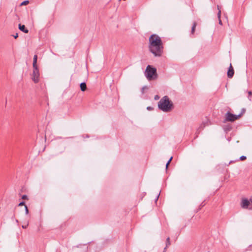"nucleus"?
Segmentation results:
<instances>
[{
  "label": "nucleus",
  "mask_w": 252,
  "mask_h": 252,
  "mask_svg": "<svg viewBox=\"0 0 252 252\" xmlns=\"http://www.w3.org/2000/svg\"><path fill=\"white\" fill-rule=\"evenodd\" d=\"M149 40V51L155 57L161 56L163 47L160 37L156 34H152L150 36Z\"/></svg>",
  "instance_id": "obj_1"
},
{
  "label": "nucleus",
  "mask_w": 252,
  "mask_h": 252,
  "mask_svg": "<svg viewBox=\"0 0 252 252\" xmlns=\"http://www.w3.org/2000/svg\"><path fill=\"white\" fill-rule=\"evenodd\" d=\"M158 108L164 112H170L173 108V104L169 97L165 95L158 102Z\"/></svg>",
  "instance_id": "obj_2"
},
{
  "label": "nucleus",
  "mask_w": 252,
  "mask_h": 252,
  "mask_svg": "<svg viewBox=\"0 0 252 252\" xmlns=\"http://www.w3.org/2000/svg\"><path fill=\"white\" fill-rule=\"evenodd\" d=\"M144 75L149 81L155 80L158 77L157 69L148 65L145 69Z\"/></svg>",
  "instance_id": "obj_3"
},
{
  "label": "nucleus",
  "mask_w": 252,
  "mask_h": 252,
  "mask_svg": "<svg viewBox=\"0 0 252 252\" xmlns=\"http://www.w3.org/2000/svg\"><path fill=\"white\" fill-rule=\"evenodd\" d=\"M241 116V114H239L238 115H234L230 112H227L225 114V121H230V122H233L235 120L238 119L239 117H240Z\"/></svg>",
  "instance_id": "obj_4"
},
{
  "label": "nucleus",
  "mask_w": 252,
  "mask_h": 252,
  "mask_svg": "<svg viewBox=\"0 0 252 252\" xmlns=\"http://www.w3.org/2000/svg\"><path fill=\"white\" fill-rule=\"evenodd\" d=\"M33 72L32 79L34 83H37L39 81V71L38 67H33Z\"/></svg>",
  "instance_id": "obj_5"
},
{
  "label": "nucleus",
  "mask_w": 252,
  "mask_h": 252,
  "mask_svg": "<svg viewBox=\"0 0 252 252\" xmlns=\"http://www.w3.org/2000/svg\"><path fill=\"white\" fill-rule=\"evenodd\" d=\"M251 201L247 198H242L241 202V207L243 209H248Z\"/></svg>",
  "instance_id": "obj_6"
},
{
  "label": "nucleus",
  "mask_w": 252,
  "mask_h": 252,
  "mask_svg": "<svg viewBox=\"0 0 252 252\" xmlns=\"http://www.w3.org/2000/svg\"><path fill=\"white\" fill-rule=\"evenodd\" d=\"M234 74V70L232 68L231 64H230L229 68L227 71V76L229 78H231L233 76Z\"/></svg>",
  "instance_id": "obj_7"
},
{
  "label": "nucleus",
  "mask_w": 252,
  "mask_h": 252,
  "mask_svg": "<svg viewBox=\"0 0 252 252\" xmlns=\"http://www.w3.org/2000/svg\"><path fill=\"white\" fill-rule=\"evenodd\" d=\"M19 29L20 31L23 32L24 33H27L29 32V30L26 29L25 25L21 24H19Z\"/></svg>",
  "instance_id": "obj_8"
},
{
  "label": "nucleus",
  "mask_w": 252,
  "mask_h": 252,
  "mask_svg": "<svg viewBox=\"0 0 252 252\" xmlns=\"http://www.w3.org/2000/svg\"><path fill=\"white\" fill-rule=\"evenodd\" d=\"M217 8H218V17L219 20V24L220 25H222V22H221V21L220 20V16H221L220 8V7L219 5H217Z\"/></svg>",
  "instance_id": "obj_9"
},
{
  "label": "nucleus",
  "mask_w": 252,
  "mask_h": 252,
  "mask_svg": "<svg viewBox=\"0 0 252 252\" xmlns=\"http://www.w3.org/2000/svg\"><path fill=\"white\" fill-rule=\"evenodd\" d=\"M37 56L36 55H35L33 57V67H37L36 63H37Z\"/></svg>",
  "instance_id": "obj_10"
},
{
  "label": "nucleus",
  "mask_w": 252,
  "mask_h": 252,
  "mask_svg": "<svg viewBox=\"0 0 252 252\" xmlns=\"http://www.w3.org/2000/svg\"><path fill=\"white\" fill-rule=\"evenodd\" d=\"M80 86L81 90L83 92H84L87 89L86 84L85 82H82L80 84Z\"/></svg>",
  "instance_id": "obj_11"
},
{
  "label": "nucleus",
  "mask_w": 252,
  "mask_h": 252,
  "mask_svg": "<svg viewBox=\"0 0 252 252\" xmlns=\"http://www.w3.org/2000/svg\"><path fill=\"white\" fill-rule=\"evenodd\" d=\"M245 252H252V245H250L248 247H247L245 250Z\"/></svg>",
  "instance_id": "obj_12"
},
{
  "label": "nucleus",
  "mask_w": 252,
  "mask_h": 252,
  "mask_svg": "<svg viewBox=\"0 0 252 252\" xmlns=\"http://www.w3.org/2000/svg\"><path fill=\"white\" fill-rule=\"evenodd\" d=\"M170 245V238L168 237L166 241V246L168 247Z\"/></svg>",
  "instance_id": "obj_13"
},
{
  "label": "nucleus",
  "mask_w": 252,
  "mask_h": 252,
  "mask_svg": "<svg viewBox=\"0 0 252 252\" xmlns=\"http://www.w3.org/2000/svg\"><path fill=\"white\" fill-rule=\"evenodd\" d=\"M195 27H196V23H194L193 25V26L192 27V28H191V33H193V32H194V30H195Z\"/></svg>",
  "instance_id": "obj_14"
},
{
  "label": "nucleus",
  "mask_w": 252,
  "mask_h": 252,
  "mask_svg": "<svg viewBox=\"0 0 252 252\" xmlns=\"http://www.w3.org/2000/svg\"><path fill=\"white\" fill-rule=\"evenodd\" d=\"M248 94H249L248 99H249V100L251 101L252 100L251 96L252 95V92L251 91H249Z\"/></svg>",
  "instance_id": "obj_15"
},
{
  "label": "nucleus",
  "mask_w": 252,
  "mask_h": 252,
  "mask_svg": "<svg viewBox=\"0 0 252 252\" xmlns=\"http://www.w3.org/2000/svg\"><path fill=\"white\" fill-rule=\"evenodd\" d=\"M29 2V1L28 0H24L21 3V5H27Z\"/></svg>",
  "instance_id": "obj_16"
},
{
  "label": "nucleus",
  "mask_w": 252,
  "mask_h": 252,
  "mask_svg": "<svg viewBox=\"0 0 252 252\" xmlns=\"http://www.w3.org/2000/svg\"><path fill=\"white\" fill-rule=\"evenodd\" d=\"M25 213L28 215L29 214V210L27 205H25Z\"/></svg>",
  "instance_id": "obj_17"
},
{
  "label": "nucleus",
  "mask_w": 252,
  "mask_h": 252,
  "mask_svg": "<svg viewBox=\"0 0 252 252\" xmlns=\"http://www.w3.org/2000/svg\"><path fill=\"white\" fill-rule=\"evenodd\" d=\"M246 159V157L245 156H242L240 157V160H243Z\"/></svg>",
  "instance_id": "obj_18"
},
{
  "label": "nucleus",
  "mask_w": 252,
  "mask_h": 252,
  "mask_svg": "<svg viewBox=\"0 0 252 252\" xmlns=\"http://www.w3.org/2000/svg\"><path fill=\"white\" fill-rule=\"evenodd\" d=\"M28 225H29V222L28 221V222H27V224H26V225H23L22 226V227L23 228H24V229H25V228H26L27 227V226H28Z\"/></svg>",
  "instance_id": "obj_19"
},
{
  "label": "nucleus",
  "mask_w": 252,
  "mask_h": 252,
  "mask_svg": "<svg viewBox=\"0 0 252 252\" xmlns=\"http://www.w3.org/2000/svg\"><path fill=\"white\" fill-rule=\"evenodd\" d=\"M147 110L148 111H152L153 110V108L151 106H148L147 107Z\"/></svg>",
  "instance_id": "obj_20"
},
{
  "label": "nucleus",
  "mask_w": 252,
  "mask_h": 252,
  "mask_svg": "<svg viewBox=\"0 0 252 252\" xmlns=\"http://www.w3.org/2000/svg\"><path fill=\"white\" fill-rule=\"evenodd\" d=\"M160 97L158 95H156L154 97V99L155 100H158L159 99Z\"/></svg>",
  "instance_id": "obj_21"
},
{
  "label": "nucleus",
  "mask_w": 252,
  "mask_h": 252,
  "mask_svg": "<svg viewBox=\"0 0 252 252\" xmlns=\"http://www.w3.org/2000/svg\"><path fill=\"white\" fill-rule=\"evenodd\" d=\"M23 205H24V206H25V205H26L25 204V202H24V201L21 202L18 204V206H23Z\"/></svg>",
  "instance_id": "obj_22"
},
{
  "label": "nucleus",
  "mask_w": 252,
  "mask_h": 252,
  "mask_svg": "<svg viewBox=\"0 0 252 252\" xmlns=\"http://www.w3.org/2000/svg\"><path fill=\"white\" fill-rule=\"evenodd\" d=\"M22 198L23 199H28V196L26 195H23L22 196Z\"/></svg>",
  "instance_id": "obj_23"
},
{
  "label": "nucleus",
  "mask_w": 252,
  "mask_h": 252,
  "mask_svg": "<svg viewBox=\"0 0 252 252\" xmlns=\"http://www.w3.org/2000/svg\"><path fill=\"white\" fill-rule=\"evenodd\" d=\"M170 161H168L166 164V169H167L168 168V167L169 166V164H170Z\"/></svg>",
  "instance_id": "obj_24"
},
{
  "label": "nucleus",
  "mask_w": 252,
  "mask_h": 252,
  "mask_svg": "<svg viewBox=\"0 0 252 252\" xmlns=\"http://www.w3.org/2000/svg\"><path fill=\"white\" fill-rule=\"evenodd\" d=\"M170 161H168L166 164V169H167L168 168V167L169 166V164H170Z\"/></svg>",
  "instance_id": "obj_25"
},
{
  "label": "nucleus",
  "mask_w": 252,
  "mask_h": 252,
  "mask_svg": "<svg viewBox=\"0 0 252 252\" xmlns=\"http://www.w3.org/2000/svg\"><path fill=\"white\" fill-rule=\"evenodd\" d=\"M146 88H147V87H146V86H144V87H142V93H144V90L145 89H146Z\"/></svg>",
  "instance_id": "obj_26"
},
{
  "label": "nucleus",
  "mask_w": 252,
  "mask_h": 252,
  "mask_svg": "<svg viewBox=\"0 0 252 252\" xmlns=\"http://www.w3.org/2000/svg\"><path fill=\"white\" fill-rule=\"evenodd\" d=\"M18 36V33H16L15 35H13V37H14V38H17Z\"/></svg>",
  "instance_id": "obj_27"
},
{
  "label": "nucleus",
  "mask_w": 252,
  "mask_h": 252,
  "mask_svg": "<svg viewBox=\"0 0 252 252\" xmlns=\"http://www.w3.org/2000/svg\"><path fill=\"white\" fill-rule=\"evenodd\" d=\"M160 195V192L158 194V195H157L156 198V201H157L159 197V196Z\"/></svg>",
  "instance_id": "obj_28"
},
{
  "label": "nucleus",
  "mask_w": 252,
  "mask_h": 252,
  "mask_svg": "<svg viewBox=\"0 0 252 252\" xmlns=\"http://www.w3.org/2000/svg\"><path fill=\"white\" fill-rule=\"evenodd\" d=\"M167 248V247H166V246L164 248V250H163V252H165L166 250V249Z\"/></svg>",
  "instance_id": "obj_29"
},
{
  "label": "nucleus",
  "mask_w": 252,
  "mask_h": 252,
  "mask_svg": "<svg viewBox=\"0 0 252 252\" xmlns=\"http://www.w3.org/2000/svg\"><path fill=\"white\" fill-rule=\"evenodd\" d=\"M172 158H173V157H171L170 158V159L168 160V161H170V162H171V160H172Z\"/></svg>",
  "instance_id": "obj_30"
},
{
  "label": "nucleus",
  "mask_w": 252,
  "mask_h": 252,
  "mask_svg": "<svg viewBox=\"0 0 252 252\" xmlns=\"http://www.w3.org/2000/svg\"><path fill=\"white\" fill-rule=\"evenodd\" d=\"M16 222L17 223H18V220H16Z\"/></svg>",
  "instance_id": "obj_31"
}]
</instances>
